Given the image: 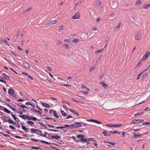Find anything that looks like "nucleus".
I'll use <instances>...</instances> for the list:
<instances>
[{"instance_id": "nucleus-1", "label": "nucleus", "mask_w": 150, "mask_h": 150, "mask_svg": "<svg viewBox=\"0 0 150 150\" xmlns=\"http://www.w3.org/2000/svg\"><path fill=\"white\" fill-rule=\"evenodd\" d=\"M49 112L50 113L52 114L56 118H59V116L55 110H50L49 111Z\"/></svg>"}, {"instance_id": "nucleus-2", "label": "nucleus", "mask_w": 150, "mask_h": 150, "mask_svg": "<svg viewBox=\"0 0 150 150\" xmlns=\"http://www.w3.org/2000/svg\"><path fill=\"white\" fill-rule=\"evenodd\" d=\"M8 93L10 96H12L14 97H16V95L15 93V92L13 89L10 88L9 89Z\"/></svg>"}, {"instance_id": "nucleus-3", "label": "nucleus", "mask_w": 150, "mask_h": 150, "mask_svg": "<svg viewBox=\"0 0 150 150\" xmlns=\"http://www.w3.org/2000/svg\"><path fill=\"white\" fill-rule=\"evenodd\" d=\"M31 140H32V141H34L35 142H38V141H39V142H41L43 143H45L46 144H47V145H48L50 144L49 142H47L45 141H44V140H40L39 141H38L37 139H33V138H31Z\"/></svg>"}, {"instance_id": "nucleus-4", "label": "nucleus", "mask_w": 150, "mask_h": 150, "mask_svg": "<svg viewBox=\"0 0 150 150\" xmlns=\"http://www.w3.org/2000/svg\"><path fill=\"white\" fill-rule=\"evenodd\" d=\"M101 4V2L97 0L94 3V5L96 7H99Z\"/></svg>"}, {"instance_id": "nucleus-5", "label": "nucleus", "mask_w": 150, "mask_h": 150, "mask_svg": "<svg viewBox=\"0 0 150 150\" xmlns=\"http://www.w3.org/2000/svg\"><path fill=\"white\" fill-rule=\"evenodd\" d=\"M141 33L140 32H139L136 34L135 36V38L137 40H139L141 37Z\"/></svg>"}, {"instance_id": "nucleus-6", "label": "nucleus", "mask_w": 150, "mask_h": 150, "mask_svg": "<svg viewBox=\"0 0 150 150\" xmlns=\"http://www.w3.org/2000/svg\"><path fill=\"white\" fill-rule=\"evenodd\" d=\"M150 54V52H146V54L143 57L142 60L144 61L146 59L147 57Z\"/></svg>"}, {"instance_id": "nucleus-7", "label": "nucleus", "mask_w": 150, "mask_h": 150, "mask_svg": "<svg viewBox=\"0 0 150 150\" xmlns=\"http://www.w3.org/2000/svg\"><path fill=\"white\" fill-rule=\"evenodd\" d=\"M74 128H78L82 126L81 125V123L80 122H77L74 124Z\"/></svg>"}, {"instance_id": "nucleus-8", "label": "nucleus", "mask_w": 150, "mask_h": 150, "mask_svg": "<svg viewBox=\"0 0 150 150\" xmlns=\"http://www.w3.org/2000/svg\"><path fill=\"white\" fill-rule=\"evenodd\" d=\"M38 130V129H34V128H31L30 129V132L33 133H36L38 135H39V133H38L37 132Z\"/></svg>"}, {"instance_id": "nucleus-9", "label": "nucleus", "mask_w": 150, "mask_h": 150, "mask_svg": "<svg viewBox=\"0 0 150 150\" xmlns=\"http://www.w3.org/2000/svg\"><path fill=\"white\" fill-rule=\"evenodd\" d=\"M79 14L78 13H75L72 17L73 19H79Z\"/></svg>"}, {"instance_id": "nucleus-10", "label": "nucleus", "mask_w": 150, "mask_h": 150, "mask_svg": "<svg viewBox=\"0 0 150 150\" xmlns=\"http://www.w3.org/2000/svg\"><path fill=\"white\" fill-rule=\"evenodd\" d=\"M121 25V23L120 22L119 24H118V25L116 26L114 29V30L115 31H118L119 29L120 25Z\"/></svg>"}, {"instance_id": "nucleus-11", "label": "nucleus", "mask_w": 150, "mask_h": 150, "mask_svg": "<svg viewBox=\"0 0 150 150\" xmlns=\"http://www.w3.org/2000/svg\"><path fill=\"white\" fill-rule=\"evenodd\" d=\"M21 127L22 129L25 131V132H29V129L27 128L26 127L24 126L22 124Z\"/></svg>"}, {"instance_id": "nucleus-12", "label": "nucleus", "mask_w": 150, "mask_h": 150, "mask_svg": "<svg viewBox=\"0 0 150 150\" xmlns=\"http://www.w3.org/2000/svg\"><path fill=\"white\" fill-rule=\"evenodd\" d=\"M139 120V119H137H137L134 120L132 121L131 122V123L134 124H135V123L137 124L139 123H140V121Z\"/></svg>"}, {"instance_id": "nucleus-13", "label": "nucleus", "mask_w": 150, "mask_h": 150, "mask_svg": "<svg viewBox=\"0 0 150 150\" xmlns=\"http://www.w3.org/2000/svg\"><path fill=\"white\" fill-rule=\"evenodd\" d=\"M147 75V73H145L143 74L141 76V80L143 81L144 79L146 77Z\"/></svg>"}, {"instance_id": "nucleus-14", "label": "nucleus", "mask_w": 150, "mask_h": 150, "mask_svg": "<svg viewBox=\"0 0 150 150\" xmlns=\"http://www.w3.org/2000/svg\"><path fill=\"white\" fill-rule=\"evenodd\" d=\"M40 103L42 104V105L44 106L46 108H48L50 107V105L45 103H43L42 102H41Z\"/></svg>"}, {"instance_id": "nucleus-15", "label": "nucleus", "mask_w": 150, "mask_h": 150, "mask_svg": "<svg viewBox=\"0 0 150 150\" xmlns=\"http://www.w3.org/2000/svg\"><path fill=\"white\" fill-rule=\"evenodd\" d=\"M23 65L26 68H28L30 67V65L28 64L26 62L23 63Z\"/></svg>"}, {"instance_id": "nucleus-16", "label": "nucleus", "mask_w": 150, "mask_h": 150, "mask_svg": "<svg viewBox=\"0 0 150 150\" xmlns=\"http://www.w3.org/2000/svg\"><path fill=\"white\" fill-rule=\"evenodd\" d=\"M2 76L4 78L7 80H8L9 79V77L5 74H3Z\"/></svg>"}, {"instance_id": "nucleus-17", "label": "nucleus", "mask_w": 150, "mask_h": 150, "mask_svg": "<svg viewBox=\"0 0 150 150\" xmlns=\"http://www.w3.org/2000/svg\"><path fill=\"white\" fill-rule=\"evenodd\" d=\"M37 132H38V133H39V135H40L41 136H42L44 137H45V135L43 134L41 130L38 129V130Z\"/></svg>"}, {"instance_id": "nucleus-18", "label": "nucleus", "mask_w": 150, "mask_h": 150, "mask_svg": "<svg viewBox=\"0 0 150 150\" xmlns=\"http://www.w3.org/2000/svg\"><path fill=\"white\" fill-rule=\"evenodd\" d=\"M100 84H101L104 88L107 87V85L104 82H101L100 83Z\"/></svg>"}, {"instance_id": "nucleus-19", "label": "nucleus", "mask_w": 150, "mask_h": 150, "mask_svg": "<svg viewBox=\"0 0 150 150\" xmlns=\"http://www.w3.org/2000/svg\"><path fill=\"white\" fill-rule=\"evenodd\" d=\"M149 7H150V4H145L144 5L143 8L146 9H148Z\"/></svg>"}, {"instance_id": "nucleus-20", "label": "nucleus", "mask_w": 150, "mask_h": 150, "mask_svg": "<svg viewBox=\"0 0 150 150\" xmlns=\"http://www.w3.org/2000/svg\"><path fill=\"white\" fill-rule=\"evenodd\" d=\"M70 111L72 112V113H73L74 114L76 115L77 116H78L79 115V114L76 111H74V110H70Z\"/></svg>"}, {"instance_id": "nucleus-21", "label": "nucleus", "mask_w": 150, "mask_h": 150, "mask_svg": "<svg viewBox=\"0 0 150 150\" xmlns=\"http://www.w3.org/2000/svg\"><path fill=\"white\" fill-rule=\"evenodd\" d=\"M51 138L53 139H58L59 138V137L58 135H53L52 136Z\"/></svg>"}, {"instance_id": "nucleus-22", "label": "nucleus", "mask_w": 150, "mask_h": 150, "mask_svg": "<svg viewBox=\"0 0 150 150\" xmlns=\"http://www.w3.org/2000/svg\"><path fill=\"white\" fill-rule=\"evenodd\" d=\"M4 111L6 113H8L9 114H10L11 112L9 111L8 110L5 108H4Z\"/></svg>"}, {"instance_id": "nucleus-23", "label": "nucleus", "mask_w": 150, "mask_h": 150, "mask_svg": "<svg viewBox=\"0 0 150 150\" xmlns=\"http://www.w3.org/2000/svg\"><path fill=\"white\" fill-rule=\"evenodd\" d=\"M61 113L63 116H67V113L63 110H61Z\"/></svg>"}, {"instance_id": "nucleus-24", "label": "nucleus", "mask_w": 150, "mask_h": 150, "mask_svg": "<svg viewBox=\"0 0 150 150\" xmlns=\"http://www.w3.org/2000/svg\"><path fill=\"white\" fill-rule=\"evenodd\" d=\"M27 123L29 125L31 126L33 125H34V122L31 121H28Z\"/></svg>"}, {"instance_id": "nucleus-25", "label": "nucleus", "mask_w": 150, "mask_h": 150, "mask_svg": "<svg viewBox=\"0 0 150 150\" xmlns=\"http://www.w3.org/2000/svg\"><path fill=\"white\" fill-rule=\"evenodd\" d=\"M8 122L10 124H11L12 125H14L15 124V123L13 121L11 120L10 119H9L8 120Z\"/></svg>"}, {"instance_id": "nucleus-26", "label": "nucleus", "mask_w": 150, "mask_h": 150, "mask_svg": "<svg viewBox=\"0 0 150 150\" xmlns=\"http://www.w3.org/2000/svg\"><path fill=\"white\" fill-rule=\"evenodd\" d=\"M141 4V1L139 0H137L135 4L138 6H139Z\"/></svg>"}, {"instance_id": "nucleus-27", "label": "nucleus", "mask_w": 150, "mask_h": 150, "mask_svg": "<svg viewBox=\"0 0 150 150\" xmlns=\"http://www.w3.org/2000/svg\"><path fill=\"white\" fill-rule=\"evenodd\" d=\"M80 140H81V142H86L88 141V139H86V138H83V139H81Z\"/></svg>"}, {"instance_id": "nucleus-28", "label": "nucleus", "mask_w": 150, "mask_h": 150, "mask_svg": "<svg viewBox=\"0 0 150 150\" xmlns=\"http://www.w3.org/2000/svg\"><path fill=\"white\" fill-rule=\"evenodd\" d=\"M84 137V136L82 134H80L77 136V137L78 138L83 139Z\"/></svg>"}, {"instance_id": "nucleus-29", "label": "nucleus", "mask_w": 150, "mask_h": 150, "mask_svg": "<svg viewBox=\"0 0 150 150\" xmlns=\"http://www.w3.org/2000/svg\"><path fill=\"white\" fill-rule=\"evenodd\" d=\"M134 137H139L142 136L141 134H137L136 133H134Z\"/></svg>"}, {"instance_id": "nucleus-30", "label": "nucleus", "mask_w": 150, "mask_h": 150, "mask_svg": "<svg viewBox=\"0 0 150 150\" xmlns=\"http://www.w3.org/2000/svg\"><path fill=\"white\" fill-rule=\"evenodd\" d=\"M25 116H26V115H19V117H21L24 120L26 119V118L25 117Z\"/></svg>"}, {"instance_id": "nucleus-31", "label": "nucleus", "mask_w": 150, "mask_h": 150, "mask_svg": "<svg viewBox=\"0 0 150 150\" xmlns=\"http://www.w3.org/2000/svg\"><path fill=\"white\" fill-rule=\"evenodd\" d=\"M79 40L77 39H74L73 41L72 42H76L77 43H78L79 42Z\"/></svg>"}, {"instance_id": "nucleus-32", "label": "nucleus", "mask_w": 150, "mask_h": 150, "mask_svg": "<svg viewBox=\"0 0 150 150\" xmlns=\"http://www.w3.org/2000/svg\"><path fill=\"white\" fill-rule=\"evenodd\" d=\"M103 49H101L99 50H98L95 52L96 54H98V53L102 52L103 50Z\"/></svg>"}, {"instance_id": "nucleus-33", "label": "nucleus", "mask_w": 150, "mask_h": 150, "mask_svg": "<svg viewBox=\"0 0 150 150\" xmlns=\"http://www.w3.org/2000/svg\"><path fill=\"white\" fill-rule=\"evenodd\" d=\"M143 114V112H139L138 113H136L134 115V116H137L138 115H142Z\"/></svg>"}, {"instance_id": "nucleus-34", "label": "nucleus", "mask_w": 150, "mask_h": 150, "mask_svg": "<svg viewBox=\"0 0 150 150\" xmlns=\"http://www.w3.org/2000/svg\"><path fill=\"white\" fill-rule=\"evenodd\" d=\"M150 122H144L143 123L142 125H150Z\"/></svg>"}, {"instance_id": "nucleus-35", "label": "nucleus", "mask_w": 150, "mask_h": 150, "mask_svg": "<svg viewBox=\"0 0 150 150\" xmlns=\"http://www.w3.org/2000/svg\"><path fill=\"white\" fill-rule=\"evenodd\" d=\"M93 121H94V122L96 123H97L98 124H102V123L100 122V121H98L96 120H94Z\"/></svg>"}, {"instance_id": "nucleus-36", "label": "nucleus", "mask_w": 150, "mask_h": 150, "mask_svg": "<svg viewBox=\"0 0 150 150\" xmlns=\"http://www.w3.org/2000/svg\"><path fill=\"white\" fill-rule=\"evenodd\" d=\"M32 116L29 117L28 116L26 115L25 117L26 119L28 120H32V118L31 117Z\"/></svg>"}, {"instance_id": "nucleus-37", "label": "nucleus", "mask_w": 150, "mask_h": 150, "mask_svg": "<svg viewBox=\"0 0 150 150\" xmlns=\"http://www.w3.org/2000/svg\"><path fill=\"white\" fill-rule=\"evenodd\" d=\"M89 140H91V141H95V139L94 138H88V141H89Z\"/></svg>"}, {"instance_id": "nucleus-38", "label": "nucleus", "mask_w": 150, "mask_h": 150, "mask_svg": "<svg viewBox=\"0 0 150 150\" xmlns=\"http://www.w3.org/2000/svg\"><path fill=\"white\" fill-rule=\"evenodd\" d=\"M56 22H57V21L56 20L52 21L51 22L50 24L51 25H53V24H54Z\"/></svg>"}, {"instance_id": "nucleus-39", "label": "nucleus", "mask_w": 150, "mask_h": 150, "mask_svg": "<svg viewBox=\"0 0 150 150\" xmlns=\"http://www.w3.org/2000/svg\"><path fill=\"white\" fill-rule=\"evenodd\" d=\"M16 112L20 115H22L23 114L22 112L20 111L16 110Z\"/></svg>"}, {"instance_id": "nucleus-40", "label": "nucleus", "mask_w": 150, "mask_h": 150, "mask_svg": "<svg viewBox=\"0 0 150 150\" xmlns=\"http://www.w3.org/2000/svg\"><path fill=\"white\" fill-rule=\"evenodd\" d=\"M103 134H104V136H106L107 135H108V134L105 131H103L102 132Z\"/></svg>"}, {"instance_id": "nucleus-41", "label": "nucleus", "mask_w": 150, "mask_h": 150, "mask_svg": "<svg viewBox=\"0 0 150 150\" xmlns=\"http://www.w3.org/2000/svg\"><path fill=\"white\" fill-rule=\"evenodd\" d=\"M31 117L32 118V120L33 121H35L37 120V119L34 117L33 116Z\"/></svg>"}, {"instance_id": "nucleus-42", "label": "nucleus", "mask_w": 150, "mask_h": 150, "mask_svg": "<svg viewBox=\"0 0 150 150\" xmlns=\"http://www.w3.org/2000/svg\"><path fill=\"white\" fill-rule=\"evenodd\" d=\"M64 128V127H56L57 129H63Z\"/></svg>"}, {"instance_id": "nucleus-43", "label": "nucleus", "mask_w": 150, "mask_h": 150, "mask_svg": "<svg viewBox=\"0 0 150 150\" xmlns=\"http://www.w3.org/2000/svg\"><path fill=\"white\" fill-rule=\"evenodd\" d=\"M47 129L49 130H50L51 131H54V132H58L59 131L58 130H56V129Z\"/></svg>"}, {"instance_id": "nucleus-44", "label": "nucleus", "mask_w": 150, "mask_h": 150, "mask_svg": "<svg viewBox=\"0 0 150 150\" xmlns=\"http://www.w3.org/2000/svg\"><path fill=\"white\" fill-rule=\"evenodd\" d=\"M95 67H92L90 68L89 69V71L90 72L92 70L94 69H95Z\"/></svg>"}, {"instance_id": "nucleus-45", "label": "nucleus", "mask_w": 150, "mask_h": 150, "mask_svg": "<svg viewBox=\"0 0 150 150\" xmlns=\"http://www.w3.org/2000/svg\"><path fill=\"white\" fill-rule=\"evenodd\" d=\"M32 149H33L38 150L40 148L39 147H32Z\"/></svg>"}, {"instance_id": "nucleus-46", "label": "nucleus", "mask_w": 150, "mask_h": 150, "mask_svg": "<svg viewBox=\"0 0 150 150\" xmlns=\"http://www.w3.org/2000/svg\"><path fill=\"white\" fill-rule=\"evenodd\" d=\"M108 143L111 144L112 146H114L115 145V143L113 142H109Z\"/></svg>"}, {"instance_id": "nucleus-47", "label": "nucleus", "mask_w": 150, "mask_h": 150, "mask_svg": "<svg viewBox=\"0 0 150 150\" xmlns=\"http://www.w3.org/2000/svg\"><path fill=\"white\" fill-rule=\"evenodd\" d=\"M62 102L63 103H65L66 104L68 105H69V104L68 102L66 101H65L63 100L62 101Z\"/></svg>"}, {"instance_id": "nucleus-48", "label": "nucleus", "mask_w": 150, "mask_h": 150, "mask_svg": "<svg viewBox=\"0 0 150 150\" xmlns=\"http://www.w3.org/2000/svg\"><path fill=\"white\" fill-rule=\"evenodd\" d=\"M11 115L15 120H16L17 118L13 114H12Z\"/></svg>"}, {"instance_id": "nucleus-49", "label": "nucleus", "mask_w": 150, "mask_h": 150, "mask_svg": "<svg viewBox=\"0 0 150 150\" xmlns=\"http://www.w3.org/2000/svg\"><path fill=\"white\" fill-rule=\"evenodd\" d=\"M25 104L26 105H31L32 106H33V105L32 104V103H31L29 102H27V103H26Z\"/></svg>"}, {"instance_id": "nucleus-50", "label": "nucleus", "mask_w": 150, "mask_h": 150, "mask_svg": "<svg viewBox=\"0 0 150 150\" xmlns=\"http://www.w3.org/2000/svg\"><path fill=\"white\" fill-rule=\"evenodd\" d=\"M69 126H68L69 127H70L71 128H74V124H72L71 125H69Z\"/></svg>"}, {"instance_id": "nucleus-51", "label": "nucleus", "mask_w": 150, "mask_h": 150, "mask_svg": "<svg viewBox=\"0 0 150 150\" xmlns=\"http://www.w3.org/2000/svg\"><path fill=\"white\" fill-rule=\"evenodd\" d=\"M45 119H47V120H52L53 121H54V122H55V120H53V119H52V118H50V117H45Z\"/></svg>"}, {"instance_id": "nucleus-52", "label": "nucleus", "mask_w": 150, "mask_h": 150, "mask_svg": "<svg viewBox=\"0 0 150 150\" xmlns=\"http://www.w3.org/2000/svg\"><path fill=\"white\" fill-rule=\"evenodd\" d=\"M31 8L29 7L25 11V12L29 11L31 10Z\"/></svg>"}, {"instance_id": "nucleus-53", "label": "nucleus", "mask_w": 150, "mask_h": 150, "mask_svg": "<svg viewBox=\"0 0 150 150\" xmlns=\"http://www.w3.org/2000/svg\"><path fill=\"white\" fill-rule=\"evenodd\" d=\"M63 25H61L60 26L59 30H63Z\"/></svg>"}, {"instance_id": "nucleus-54", "label": "nucleus", "mask_w": 150, "mask_h": 150, "mask_svg": "<svg viewBox=\"0 0 150 150\" xmlns=\"http://www.w3.org/2000/svg\"><path fill=\"white\" fill-rule=\"evenodd\" d=\"M9 127L10 128L12 129H15L14 127L12 125H10Z\"/></svg>"}, {"instance_id": "nucleus-55", "label": "nucleus", "mask_w": 150, "mask_h": 150, "mask_svg": "<svg viewBox=\"0 0 150 150\" xmlns=\"http://www.w3.org/2000/svg\"><path fill=\"white\" fill-rule=\"evenodd\" d=\"M70 118H72L73 117L71 115H68L66 118V119H68Z\"/></svg>"}, {"instance_id": "nucleus-56", "label": "nucleus", "mask_w": 150, "mask_h": 150, "mask_svg": "<svg viewBox=\"0 0 150 150\" xmlns=\"http://www.w3.org/2000/svg\"><path fill=\"white\" fill-rule=\"evenodd\" d=\"M20 106L21 107V108H27V107L26 106H25V105H21Z\"/></svg>"}, {"instance_id": "nucleus-57", "label": "nucleus", "mask_w": 150, "mask_h": 150, "mask_svg": "<svg viewBox=\"0 0 150 150\" xmlns=\"http://www.w3.org/2000/svg\"><path fill=\"white\" fill-rule=\"evenodd\" d=\"M47 126H48L50 127L54 128L55 127V126H54L48 124H47Z\"/></svg>"}, {"instance_id": "nucleus-58", "label": "nucleus", "mask_w": 150, "mask_h": 150, "mask_svg": "<svg viewBox=\"0 0 150 150\" xmlns=\"http://www.w3.org/2000/svg\"><path fill=\"white\" fill-rule=\"evenodd\" d=\"M73 100L74 102H77V103H79V102H80V101L78 100H76L74 99H73Z\"/></svg>"}, {"instance_id": "nucleus-59", "label": "nucleus", "mask_w": 150, "mask_h": 150, "mask_svg": "<svg viewBox=\"0 0 150 150\" xmlns=\"http://www.w3.org/2000/svg\"><path fill=\"white\" fill-rule=\"evenodd\" d=\"M64 41L65 42H69V41H70V39H65L64 40Z\"/></svg>"}, {"instance_id": "nucleus-60", "label": "nucleus", "mask_w": 150, "mask_h": 150, "mask_svg": "<svg viewBox=\"0 0 150 150\" xmlns=\"http://www.w3.org/2000/svg\"><path fill=\"white\" fill-rule=\"evenodd\" d=\"M81 125H82L86 126V125H87V124L85 123H83V122H81Z\"/></svg>"}, {"instance_id": "nucleus-61", "label": "nucleus", "mask_w": 150, "mask_h": 150, "mask_svg": "<svg viewBox=\"0 0 150 150\" xmlns=\"http://www.w3.org/2000/svg\"><path fill=\"white\" fill-rule=\"evenodd\" d=\"M87 120L89 122H94V120Z\"/></svg>"}, {"instance_id": "nucleus-62", "label": "nucleus", "mask_w": 150, "mask_h": 150, "mask_svg": "<svg viewBox=\"0 0 150 150\" xmlns=\"http://www.w3.org/2000/svg\"><path fill=\"white\" fill-rule=\"evenodd\" d=\"M82 93L85 94L86 95L88 93V91H82Z\"/></svg>"}, {"instance_id": "nucleus-63", "label": "nucleus", "mask_w": 150, "mask_h": 150, "mask_svg": "<svg viewBox=\"0 0 150 150\" xmlns=\"http://www.w3.org/2000/svg\"><path fill=\"white\" fill-rule=\"evenodd\" d=\"M35 112H37L38 113H40V115L42 113L40 111L38 110H36L35 111Z\"/></svg>"}, {"instance_id": "nucleus-64", "label": "nucleus", "mask_w": 150, "mask_h": 150, "mask_svg": "<svg viewBox=\"0 0 150 150\" xmlns=\"http://www.w3.org/2000/svg\"><path fill=\"white\" fill-rule=\"evenodd\" d=\"M141 64V62H139L137 64V67H138L139 66H140Z\"/></svg>"}]
</instances>
